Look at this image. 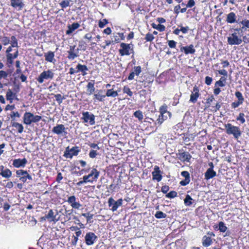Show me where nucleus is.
<instances>
[{"instance_id": "obj_31", "label": "nucleus", "mask_w": 249, "mask_h": 249, "mask_svg": "<svg viewBox=\"0 0 249 249\" xmlns=\"http://www.w3.org/2000/svg\"><path fill=\"white\" fill-rule=\"evenodd\" d=\"M12 126L16 128L19 133H21L23 131V125L18 123L13 122L12 123Z\"/></svg>"}, {"instance_id": "obj_10", "label": "nucleus", "mask_w": 249, "mask_h": 249, "mask_svg": "<svg viewBox=\"0 0 249 249\" xmlns=\"http://www.w3.org/2000/svg\"><path fill=\"white\" fill-rule=\"evenodd\" d=\"M83 117L82 119L84 120L85 123L89 122L90 124L93 125L95 124V116L88 111L83 112L82 113Z\"/></svg>"}, {"instance_id": "obj_12", "label": "nucleus", "mask_w": 249, "mask_h": 249, "mask_svg": "<svg viewBox=\"0 0 249 249\" xmlns=\"http://www.w3.org/2000/svg\"><path fill=\"white\" fill-rule=\"evenodd\" d=\"M120 46L122 49L119 50V53L122 56L124 55H128L130 54L129 51H132V49H131L130 44L122 43L120 44Z\"/></svg>"}, {"instance_id": "obj_56", "label": "nucleus", "mask_w": 249, "mask_h": 249, "mask_svg": "<svg viewBox=\"0 0 249 249\" xmlns=\"http://www.w3.org/2000/svg\"><path fill=\"white\" fill-rule=\"evenodd\" d=\"M181 175L186 179H190V174L188 171H184L181 172Z\"/></svg>"}, {"instance_id": "obj_32", "label": "nucleus", "mask_w": 249, "mask_h": 249, "mask_svg": "<svg viewBox=\"0 0 249 249\" xmlns=\"http://www.w3.org/2000/svg\"><path fill=\"white\" fill-rule=\"evenodd\" d=\"M226 81V78L224 76H222L219 80L215 82V86H218L221 87H224L225 86Z\"/></svg>"}, {"instance_id": "obj_6", "label": "nucleus", "mask_w": 249, "mask_h": 249, "mask_svg": "<svg viewBox=\"0 0 249 249\" xmlns=\"http://www.w3.org/2000/svg\"><path fill=\"white\" fill-rule=\"evenodd\" d=\"M228 43L231 45H240L242 43V38L238 36L236 33H232L231 36L227 38Z\"/></svg>"}, {"instance_id": "obj_53", "label": "nucleus", "mask_w": 249, "mask_h": 249, "mask_svg": "<svg viewBox=\"0 0 249 249\" xmlns=\"http://www.w3.org/2000/svg\"><path fill=\"white\" fill-rule=\"evenodd\" d=\"M20 63L19 61L18 60L16 62V66L17 68V69L16 71L17 74H19L21 72V70L20 67Z\"/></svg>"}, {"instance_id": "obj_51", "label": "nucleus", "mask_w": 249, "mask_h": 249, "mask_svg": "<svg viewBox=\"0 0 249 249\" xmlns=\"http://www.w3.org/2000/svg\"><path fill=\"white\" fill-rule=\"evenodd\" d=\"M177 196V193L176 191H172L170 192L166 195L168 198H174Z\"/></svg>"}, {"instance_id": "obj_25", "label": "nucleus", "mask_w": 249, "mask_h": 249, "mask_svg": "<svg viewBox=\"0 0 249 249\" xmlns=\"http://www.w3.org/2000/svg\"><path fill=\"white\" fill-rule=\"evenodd\" d=\"M2 168V172H0V175L5 178H9L12 176V172L9 169L4 170L3 166H0Z\"/></svg>"}, {"instance_id": "obj_13", "label": "nucleus", "mask_w": 249, "mask_h": 249, "mask_svg": "<svg viewBox=\"0 0 249 249\" xmlns=\"http://www.w3.org/2000/svg\"><path fill=\"white\" fill-rule=\"evenodd\" d=\"M67 201L73 209H79L82 206L79 201H76V198L74 196H69Z\"/></svg>"}, {"instance_id": "obj_23", "label": "nucleus", "mask_w": 249, "mask_h": 249, "mask_svg": "<svg viewBox=\"0 0 249 249\" xmlns=\"http://www.w3.org/2000/svg\"><path fill=\"white\" fill-rule=\"evenodd\" d=\"M216 175V172L212 169H208L205 173V178L209 179L212 178Z\"/></svg>"}, {"instance_id": "obj_37", "label": "nucleus", "mask_w": 249, "mask_h": 249, "mask_svg": "<svg viewBox=\"0 0 249 249\" xmlns=\"http://www.w3.org/2000/svg\"><path fill=\"white\" fill-rule=\"evenodd\" d=\"M192 197L189 195H187L184 200L185 205L187 206H191L193 203L192 201Z\"/></svg>"}, {"instance_id": "obj_27", "label": "nucleus", "mask_w": 249, "mask_h": 249, "mask_svg": "<svg viewBox=\"0 0 249 249\" xmlns=\"http://www.w3.org/2000/svg\"><path fill=\"white\" fill-rule=\"evenodd\" d=\"M179 155L182 158L183 160L189 162L192 156L188 152H179Z\"/></svg>"}, {"instance_id": "obj_1", "label": "nucleus", "mask_w": 249, "mask_h": 249, "mask_svg": "<svg viewBox=\"0 0 249 249\" xmlns=\"http://www.w3.org/2000/svg\"><path fill=\"white\" fill-rule=\"evenodd\" d=\"M226 132L228 135H232L235 139H238L241 136L242 131L238 126L232 125L231 124H225Z\"/></svg>"}, {"instance_id": "obj_20", "label": "nucleus", "mask_w": 249, "mask_h": 249, "mask_svg": "<svg viewBox=\"0 0 249 249\" xmlns=\"http://www.w3.org/2000/svg\"><path fill=\"white\" fill-rule=\"evenodd\" d=\"M180 51H183L184 52V53L186 54L189 53L193 54L196 52L195 49H194V46L192 44H191L188 46L181 47Z\"/></svg>"}, {"instance_id": "obj_59", "label": "nucleus", "mask_w": 249, "mask_h": 249, "mask_svg": "<svg viewBox=\"0 0 249 249\" xmlns=\"http://www.w3.org/2000/svg\"><path fill=\"white\" fill-rule=\"evenodd\" d=\"M190 181V179L184 178V180H181L179 182V184L182 186H186L189 183Z\"/></svg>"}, {"instance_id": "obj_55", "label": "nucleus", "mask_w": 249, "mask_h": 249, "mask_svg": "<svg viewBox=\"0 0 249 249\" xmlns=\"http://www.w3.org/2000/svg\"><path fill=\"white\" fill-rule=\"evenodd\" d=\"M134 69V71L133 72H134L135 75L137 76L139 75L140 73L142 72V69L140 66L135 67Z\"/></svg>"}, {"instance_id": "obj_57", "label": "nucleus", "mask_w": 249, "mask_h": 249, "mask_svg": "<svg viewBox=\"0 0 249 249\" xmlns=\"http://www.w3.org/2000/svg\"><path fill=\"white\" fill-rule=\"evenodd\" d=\"M97 155V153L96 151L94 150H90V151L89 153V157L92 159L95 158Z\"/></svg>"}, {"instance_id": "obj_28", "label": "nucleus", "mask_w": 249, "mask_h": 249, "mask_svg": "<svg viewBox=\"0 0 249 249\" xmlns=\"http://www.w3.org/2000/svg\"><path fill=\"white\" fill-rule=\"evenodd\" d=\"M212 243V240L210 237L205 235L202 238V245L204 247H209Z\"/></svg>"}, {"instance_id": "obj_39", "label": "nucleus", "mask_w": 249, "mask_h": 249, "mask_svg": "<svg viewBox=\"0 0 249 249\" xmlns=\"http://www.w3.org/2000/svg\"><path fill=\"white\" fill-rule=\"evenodd\" d=\"M155 216L156 218L160 219L166 218L167 215L166 213H163L161 211H157L156 214H155Z\"/></svg>"}, {"instance_id": "obj_30", "label": "nucleus", "mask_w": 249, "mask_h": 249, "mask_svg": "<svg viewBox=\"0 0 249 249\" xmlns=\"http://www.w3.org/2000/svg\"><path fill=\"white\" fill-rule=\"evenodd\" d=\"M87 87L88 88V92H89V95H91L93 92H94L95 89L94 88V82H89Z\"/></svg>"}, {"instance_id": "obj_29", "label": "nucleus", "mask_w": 249, "mask_h": 249, "mask_svg": "<svg viewBox=\"0 0 249 249\" xmlns=\"http://www.w3.org/2000/svg\"><path fill=\"white\" fill-rule=\"evenodd\" d=\"M16 96V93H13L11 89H8L6 92V98L7 100H9L10 103L12 102L14 96Z\"/></svg>"}, {"instance_id": "obj_15", "label": "nucleus", "mask_w": 249, "mask_h": 249, "mask_svg": "<svg viewBox=\"0 0 249 249\" xmlns=\"http://www.w3.org/2000/svg\"><path fill=\"white\" fill-rule=\"evenodd\" d=\"M153 180H156L158 182L161 181L162 178L161 171L158 166H155L154 171L152 173Z\"/></svg>"}, {"instance_id": "obj_19", "label": "nucleus", "mask_w": 249, "mask_h": 249, "mask_svg": "<svg viewBox=\"0 0 249 249\" xmlns=\"http://www.w3.org/2000/svg\"><path fill=\"white\" fill-rule=\"evenodd\" d=\"M165 113L169 114V112L167 111H165L164 112H161L157 119V121L155 122L156 124H159V125L161 124L167 119V117L165 116L164 114Z\"/></svg>"}, {"instance_id": "obj_34", "label": "nucleus", "mask_w": 249, "mask_h": 249, "mask_svg": "<svg viewBox=\"0 0 249 249\" xmlns=\"http://www.w3.org/2000/svg\"><path fill=\"white\" fill-rule=\"evenodd\" d=\"M151 26L153 28L156 29L160 32H162L165 29V27L160 24H156L155 23H152Z\"/></svg>"}, {"instance_id": "obj_41", "label": "nucleus", "mask_w": 249, "mask_h": 249, "mask_svg": "<svg viewBox=\"0 0 249 249\" xmlns=\"http://www.w3.org/2000/svg\"><path fill=\"white\" fill-rule=\"evenodd\" d=\"M235 95L236 97V98L238 99V101H239V102H241L242 103H243L244 98L241 92H240L239 91H236L235 93Z\"/></svg>"}, {"instance_id": "obj_21", "label": "nucleus", "mask_w": 249, "mask_h": 249, "mask_svg": "<svg viewBox=\"0 0 249 249\" xmlns=\"http://www.w3.org/2000/svg\"><path fill=\"white\" fill-rule=\"evenodd\" d=\"M76 68L77 69V72H81L83 76L86 75L87 74V71H89V69L87 66L81 65V64H78Z\"/></svg>"}, {"instance_id": "obj_33", "label": "nucleus", "mask_w": 249, "mask_h": 249, "mask_svg": "<svg viewBox=\"0 0 249 249\" xmlns=\"http://www.w3.org/2000/svg\"><path fill=\"white\" fill-rule=\"evenodd\" d=\"M238 24H242L243 25L242 27V29L244 30H246L247 28H249V20L248 19H244L241 21H238Z\"/></svg>"}, {"instance_id": "obj_50", "label": "nucleus", "mask_w": 249, "mask_h": 249, "mask_svg": "<svg viewBox=\"0 0 249 249\" xmlns=\"http://www.w3.org/2000/svg\"><path fill=\"white\" fill-rule=\"evenodd\" d=\"M82 215L87 218V222H90V220L92 219L93 216V214H90L89 213H82Z\"/></svg>"}, {"instance_id": "obj_8", "label": "nucleus", "mask_w": 249, "mask_h": 249, "mask_svg": "<svg viewBox=\"0 0 249 249\" xmlns=\"http://www.w3.org/2000/svg\"><path fill=\"white\" fill-rule=\"evenodd\" d=\"M123 204V199L122 198L119 199L115 201L112 197H110L108 200V204L109 208L111 207L110 210L112 212L116 211L119 206H121Z\"/></svg>"}, {"instance_id": "obj_38", "label": "nucleus", "mask_w": 249, "mask_h": 249, "mask_svg": "<svg viewBox=\"0 0 249 249\" xmlns=\"http://www.w3.org/2000/svg\"><path fill=\"white\" fill-rule=\"evenodd\" d=\"M101 92V90H99L98 93L94 94V99H96L97 100H98L99 101L102 102L103 101V99L106 97V95H102L100 93V92Z\"/></svg>"}, {"instance_id": "obj_2", "label": "nucleus", "mask_w": 249, "mask_h": 249, "mask_svg": "<svg viewBox=\"0 0 249 249\" xmlns=\"http://www.w3.org/2000/svg\"><path fill=\"white\" fill-rule=\"evenodd\" d=\"M41 119V117L39 115H34L29 112H26L23 116V123L27 125L31 124L32 123L38 122Z\"/></svg>"}, {"instance_id": "obj_54", "label": "nucleus", "mask_w": 249, "mask_h": 249, "mask_svg": "<svg viewBox=\"0 0 249 249\" xmlns=\"http://www.w3.org/2000/svg\"><path fill=\"white\" fill-rule=\"evenodd\" d=\"M154 37L153 35L150 33L147 34L145 37V39L146 41H151L154 39Z\"/></svg>"}, {"instance_id": "obj_35", "label": "nucleus", "mask_w": 249, "mask_h": 249, "mask_svg": "<svg viewBox=\"0 0 249 249\" xmlns=\"http://www.w3.org/2000/svg\"><path fill=\"white\" fill-rule=\"evenodd\" d=\"M118 95L117 91H114L112 89H109L107 90L106 96L107 97H115L118 96Z\"/></svg>"}, {"instance_id": "obj_9", "label": "nucleus", "mask_w": 249, "mask_h": 249, "mask_svg": "<svg viewBox=\"0 0 249 249\" xmlns=\"http://www.w3.org/2000/svg\"><path fill=\"white\" fill-rule=\"evenodd\" d=\"M97 236L94 233L89 232L86 233L85 237V240L86 244L88 246L92 245L97 240Z\"/></svg>"}, {"instance_id": "obj_14", "label": "nucleus", "mask_w": 249, "mask_h": 249, "mask_svg": "<svg viewBox=\"0 0 249 249\" xmlns=\"http://www.w3.org/2000/svg\"><path fill=\"white\" fill-rule=\"evenodd\" d=\"M58 212L57 210H55L54 212L52 209H50L48 213L45 214V217L47 218V220L50 222H56L58 220V219L56 218V216Z\"/></svg>"}, {"instance_id": "obj_26", "label": "nucleus", "mask_w": 249, "mask_h": 249, "mask_svg": "<svg viewBox=\"0 0 249 249\" xmlns=\"http://www.w3.org/2000/svg\"><path fill=\"white\" fill-rule=\"evenodd\" d=\"M44 56L45 58V60L48 62H53V61L54 60V53L52 51H49L47 53H45L44 54Z\"/></svg>"}, {"instance_id": "obj_49", "label": "nucleus", "mask_w": 249, "mask_h": 249, "mask_svg": "<svg viewBox=\"0 0 249 249\" xmlns=\"http://www.w3.org/2000/svg\"><path fill=\"white\" fill-rule=\"evenodd\" d=\"M108 23V20L107 19H103L102 20H100L99 22V27L103 28Z\"/></svg>"}, {"instance_id": "obj_43", "label": "nucleus", "mask_w": 249, "mask_h": 249, "mask_svg": "<svg viewBox=\"0 0 249 249\" xmlns=\"http://www.w3.org/2000/svg\"><path fill=\"white\" fill-rule=\"evenodd\" d=\"M27 174L28 173L26 171H24L22 169L18 170L16 171L17 177L19 178H21L22 176H24Z\"/></svg>"}, {"instance_id": "obj_5", "label": "nucleus", "mask_w": 249, "mask_h": 249, "mask_svg": "<svg viewBox=\"0 0 249 249\" xmlns=\"http://www.w3.org/2000/svg\"><path fill=\"white\" fill-rule=\"evenodd\" d=\"M80 49L76 48V45H71L70 46L69 50L67 51L68 55V58L70 60H74L75 58L79 56V51Z\"/></svg>"}, {"instance_id": "obj_18", "label": "nucleus", "mask_w": 249, "mask_h": 249, "mask_svg": "<svg viewBox=\"0 0 249 249\" xmlns=\"http://www.w3.org/2000/svg\"><path fill=\"white\" fill-rule=\"evenodd\" d=\"M236 18V16L234 12H230L227 15L226 22L230 24L238 23V20H237Z\"/></svg>"}, {"instance_id": "obj_63", "label": "nucleus", "mask_w": 249, "mask_h": 249, "mask_svg": "<svg viewBox=\"0 0 249 249\" xmlns=\"http://www.w3.org/2000/svg\"><path fill=\"white\" fill-rule=\"evenodd\" d=\"M169 187L168 186H167V185H164L163 186H162L161 187V192L164 193V194H166L167 193V192L169 191Z\"/></svg>"}, {"instance_id": "obj_17", "label": "nucleus", "mask_w": 249, "mask_h": 249, "mask_svg": "<svg viewBox=\"0 0 249 249\" xmlns=\"http://www.w3.org/2000/svg\"><path fill=\"white\" fill-rule=\"evenodd\" d=\"M199 96V93L198 88L196 86H195L193 89V92H192L190 95V101L193 103H195L197 101Z\"/></svg>"}, {"instance_id": "obj_58", "label": "nucleus", "mask_w": 249, "mask_h": 249, "mask_svg": "<svg viewBox=\"0 0 249 249\" xmlns=\"http://www.w3.org/2000/svg\"><path fill=\"white\" fill-rule=\"evenodd\" d=\"M20 115L18 113V112H15L14 111H12L10 114V117L13 120H15V117H17L18 118L20 117Z\"/></svg>"}, {"instance_id": "obj_47", "label": "nucleus", "mask_w": 249, "mask_h": 249, "mask_svg": "<svg viewBox=\"0 0 249 249\" xmlns=\"http://www.w3.org/2000/svg\"><path fill=\"white\" fill-rule=\"evenodd\" d=\"M244 116L245 115L243 113H240L239 116L236 118V120L237 121H239L242 124H244L245 122Z\"/></svg>"}, {"instance_id": "obj_48", "label": "nucleus", "mask_w": 249, "mask_h": 249, "mask_svg": "<svg viewBox=\"0 0 249 249\" xmlns=\"http://www.w3.org/2000/svg\"><path fill=\"white\" fill-rule=\"evenodd\" d=\"M123 92L127 93L130 97L133 95V92L131 91L130 88L127 86L124 87L123 89Z\"/></svg>"}, {"instance_id": "obj_42", "label": "nucleus", "mask_w": 249, "mask_h": 249, "mask_svg": "<svg viewBox=\"0 0 249 249\" xmlns=\"http://www.w3.org/2000/svg\"><path fill=\"white\" fill-rule=\"evenodd\" d=\"M218 230L220 231L224 232L226 231L227 227L225 226V224L223 222H220L218 224Z\"/></svg>"}, {"instance_id": "obj_36", "label": "nucleus", "mask_w": 249, "mask_h": 249, "mask_svg": "<svg viewBox=\"0 0 249 249\" xmlns=\"http://www.w3.org/2000/svg\"><path fill=\"white\" fill-rule=\"evenodd\" d=\"M134 115L136 118H138L140 121H142L143 118L142 112L140 110L136 111L134 113Z\"/></svg>"}, {"instance_id": "obj_44", "label": "nucleus", "mask_w": 249, "mask_h": 249, "mask_svg": "<svg viewBox=\"0 0 249 249\" xmlns=\"http://www.w3.org/2000/svg\"><path fill=\"white\" fill-rule=\"evenodd\" d=\"M27 179L31 180L33 179L32 176L29 174H27L24 176H22L21 178H19V180L24 183L27 182Z\"/></svg>"}, {"instance_id": "obj_46", "label": "nucleus", "mask_w": 249, "mask_h": 249, "mask_svg": "<svg viewBox=\"0 0 249 249\" xmlns=\"http://www.w3.org/2000/svg\"><path fill=\"white\" fill-rule=\"evenodd\" d=\"M71 0H64L62 1L59 4L62 8H65L70 6Z\"/></svg>"}, {"instance_id": "obj_52", "label": "nucleus", "mask_w": 249, "mask_h": 249, "mask_svg": "<svg viewBox=\"0 0 249 249\" xmlns=\"http://www.w3.org/2000/svg\"><path fill=\"white\" fill-rule=\"evenodd\" d=\"M1 42L2 43V44L4 45H8L9 43H10V39L7 36H4L1 38L0 40Z\"/></svg>"}, {"instance_id": "obj_40", "label": "nucleus", "mask_w": 249, "mask_h": 249, "mask_svg": "<svg viewBox=\"0 0 249 249\" xmlns=\"http://www.w3.org/2000/svg\"><path fill=\"white\" fill-rule=\"evenodd\" d=\"M10 44H11L12 47H18V40L16 38L15 36H12L11 37V40L10 41Z\"/></svg>"}, {"instance_id": "obj_64", "label": "nucleus", "mask_w": 249, "mask_h": 249, "mask_svg": "<svg viewBox=\"0 0 249 249\" xmlns=\"http://www.w3.org/2000/svg\"><path fill=\"white\" fill-rule=\"evenodd\" d=\"M195 4V1L194 0H189L186 4L187 7H192Z\"/></svg>"}, {"instance_id": "obj_3", "label": "nucleus", "mask_w": 249, "mask_h": 249, "mask_svg": "<svg viewBox=\"0 0 249 249\" xmlns=\"http://www.w3.org/2000/svg\"><path fill=\"white\" fill-rule=\"evenodd\" d=\"M53 76L54 73L53 72L52 70H48L47 71H44L40 74L38 77L36 78V80L39 83L42 84L45 80L53 79Z\"/></svg>"}, {"instance_id": "obj_61", "label": "nucleus", "mask_w": 249, "mask_h": 249, "mask_svg": "<svg viewBox=\"0 0 249 249\" xmlns=\"http://www.w3.org/2000/svg\"><path fill=\"white\" fill-rule=\"evenodd\" d=\"M177 42L174 40L168 41V45L171 48H175L176 46Z\"/></svg>"}, {"instance_id": "obj_24", "label": "nucleus", "mask_w": 249, "mask_h": 249, "mask_svg": "<svg viewBox=\"0 0 249 249\" xmlns=\"http://www.w3.org/2000/svg\"><path fill=\"white\" fill-rule=\"evenodd\" d=\"M11 5L14 7H19L20 9L23 7L24 4L20 0H11Z\"/></svg>"}, {"instance_id": "obj_45", "label": "nucleus", "mask_w": 249, "mask_h": 249, "mask_svg": "<svg viewBox=\"0 0 249 249\" xmlns=\"http://www.w3.org/2000/svg\"><path fill=\"white\" fill-rule=\"evenodd\" d=\"M54 96L56 101L59 104H61L63 102V100L65 99V98L64 97H62L60 94H55L54 95Z\"/></svg>"}, {"instance_id": "obj_16", "label": "nucleus", "mask_w": 249, "mask_h": 249, "mask_svg": "<svg viewBox=\"0 0 249 249\" xmlns=\"http://www.w3.org/2000/svg\"><path fill=\"white\" fill-rule=\"evenodd\" d=\"M27 160L25 158L23 159H15L13 160V165L16 168L24 167L25 166Z\"/></svg>"}, {"instance_id": "obj_22", "label": "nucleus", "mask_w": 249, "mask_h": 249, "mask_svg": "<svg viewBox=\"0 0 249 249\" xmlns=\"http://www.w3.org/2000/svg\"><path fill=\"white\" fill-rule=\"evenodd\" d=\"M79 26L80 25L77 22L73 23L71 25H69L68 26V30L66 31V34H71L75 30L78 29Z\"/></svg>"}, {"instance_id": "obj_11", "label": "nucleus", "mask_w": 249, "mask_h": 249, "mask_svg": "<svg viewBox=\"0 0 249 249\" xmlns=\"http://www.w3.org/2000/svg\"><path fill=\"white\" fill-rule=\"evenodd\" d=\"M52 132L58 135H66L67 132L64 125L62 124H57L53 128Z\"/></svg>"}, {"instance_id": "obj_4", "label": "nucleus", "mask_w": 249, "mask_h": 249, "mask_svg": "<svg viewBox=\"0 0 249 249\" xmlns=\"http://www.w3.org/2000/svg\"><path fill=\"white\" fill-rule=\"evenodd\" d=\"M99 176V172H98L95 168H93L90 173L88 175L84 176L83 178L84 182H92L93 180H96Z\"/></svg>"}, {"instance_id": "obj_7", "label": "nucleus", "mask_w": 249, "mask_h": 249, "mask_svg": "<svg viewBox=\"0 0 249 249\" xmlns=\"http://www.w3.org/2000/svg\"><path fill=\"white\" fill-rule=\"evenodd\" d=\"M80 151V150L78 146H74L71 149L69 146H68L66 148L64 156L66 158L72 159L73 156H77Z\"/></svg>"}, {"instance_id": "obj_62", "label": "nucleus", "mask_w": 249, "mask_h": 249, "mask_svg": "<svg viewBox=\"0 0 249 249\" xmlns=\"http://www.w3.org/2000/svg\"><path fill=\"white\" fill-rule=\"evenodd\" d=\"M213 81L212 78L209 77V76H206L205 77V83L207 85H210L212 83V82Z\"/></svg>"}, {"instance_id": "obj_60", "label": "nucleus", "mask_w": 249, "mask_h": 249, "mask_svg": "<svg viewBox=\"0 0 249 249\" xmlns=\"http://www.w3.org/2000/svg\"><path fill=\"white\" fill-rule=\"evenodd\" d=\"M8 76V73L3 71H0V79L1 78H6Z\"/></svg>"}]
</instances>
